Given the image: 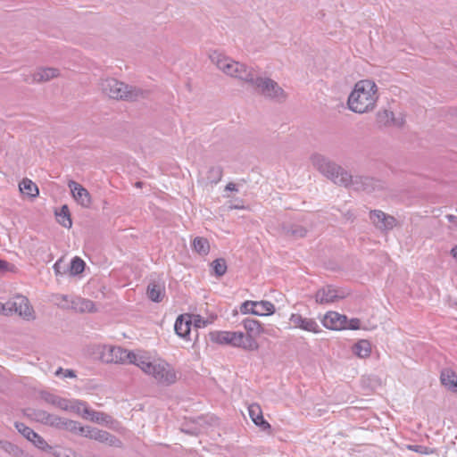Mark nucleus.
<instances>
[{
  "label": "nucleus",
  "instance_id": "37",
  "mask_svg": "<svg viewBox=\"0 0 457 457\" xmlns=\"http://www.w3.org/2000/svg\"><path fill=\"white\" fill-rule=\"evenodd\" d=\"M211 265L217 277H221L227 272V262L223 258L214 260Z\"/></svg>",
  "mask_w": 457,
  "mask_h": 457
},
{
  "label": "nucleus",
  "instance_id": "41",
  "mask_svg": "<svg viewBox=\"0 0 457 457\" xmlns=\"http://www.w3.org/2000/svg\"><path fill=\"white\" fill-rule=\"evenodd\" d=\"M78 309L80 312H93L96 311L95 303L91 300L88 299H79L78 301Z\"/></svg>",
  "mask_w": 457,
  "mask_h": 457
},
{
  "label": "nucleus",
  "instance_id": "45",
  "mask_svg": "<svg viewBox=\"0 0 457 457\" xmlns=\"http://www.w3.org/2000/svg\"><path fill=\"white\" fill-rule=\"evenodd\" d=\"M346 328L350 329H358L360 328V320L352 319L350 321L346 322Z\"/></svg>",
  "mask_w": 457,
  "mask_h": 457
},
{
  "label": "nucleus",
  "instance_id": "11",
  "mask_svg": "<svg viewBox=\"0 0 457 457\" xmlns=\"http://www.w3.org/2000/svg\"><path fill=\"white\" fill-rule=\"evenodd\" d=\"M14 426L16 429L29 442H31L38 449L50 452L52 450V446H50L47 442L37 433H36L32 428H29L22 422H15Z\"/></svg>",
  "mask_w": 457,
  "mask_h": 457
},
{
  "label": "nucleus",
  "instance_id": "36",
  "mask_svg": "<svg viewBox=\"0 0 457 457\" xmlns=\"http://www.w3.org/2000/svg\"><path fill=\"white\" fill-rule=\"evenodd\" d=\"M85 269V262L79 257H74L69 266L68 270L71 275H79L83 272Z\"/></svg>",
  "mask_w": 457,
  "mask_h": 457
},
{
  "label": "nucleus",
  "instance_id": "9",
  "mask_svg": "<svg viewBox=\"0 0 457 457\" xmlns=\"http://www.w3.org/2000/svg\"><path fill=\"white\" fill-rule=\"evenodd\" d=\"M349 179L350 180H348L346 185H344V187L352 188L355 191H365L367 193H371L382 188L381 182L370 177L359 175L353 176L349 173Z\"/></svg>",
  "mask_w": 457,
  "mask_h": 457
},
{
  "label": "nucleus",
  "instance_id": "16",
  "mask_svg": "<svg viewBox=\"0 0 457 457\" xmlns=\"http://www.w3.org/2000/svg\"><path fill=\"white\" fill-rule=\"evenodd\" d=\"M321 321L323 326L328 329L340 330L346 328L347 318L336 312H328Z\"/></svg>",
  "mask_w": 457,
  "mask_h": 457
},
{
  "label": "nucleus",
  "instance_id": "17",
  "mask_svg": "<svg viewBox=\"0 0 457 457\" xmlns=\"http://www.w3.org/2000/svg\"><path fill=\"white\" fill-rule=\"evenodd\" d=\"M249 416L253 422L258 426L262 431L266 432L268 435L272 433L270 424L266 421L262 415V411L259 404L253 403L248 407Z\"/></svg>",
  "mask_w": 457,
  "mask_h": 457
},
{
  "label": "nucleus",
  "instance_id": "54",
  "mask_svg": "<svg viewBox=\"0 0 457 457\" xmlns=\"http://www.w3.org/2000/svg\"><path fill=\"white\" fill-rule=\"evenodd\" d=\"M182 431L186 432V433H188V434H194L195 432H190L188 430H185V429H182Z\"/></svg>",
  "mask_w": 457,
  "mask_h": 457
},
{
  "label": "nucleus",
  "instance_id": "49",
  "mask_svg": "<svg viewBox=\"0 0 457 457\" xmlns=\"http://www.w3.org/2000/svg\"><path fill=\"white\" fill-rule=\"evenodd\" d=\"M8 266V262L3 260H0V271H4L6 270Z\"/></svg>",
  "mask_w": 457,
  "mask_h": 457
},
{
  "label": "nucleus",
  "instance_id": "29",
  "mask_svg": "<svg viewBox=\"0 0 457 457\" xmlns=\"http://www.w3.org/2000/svg\"><path fill=\"white\" fill-rule=\"evenodd\" d=\"M67 408L65 411L71 410L82 418L86 419V416L89 412V407L87 406L86 402L79 400L68 401L66 400Z\"/></svg>",
  "mask_w": 457,
  "mask_h": 457
},
{
  "label": "nucleus",
  "instance_id": "47",
  "mask_svg": "<svg viewBox=\"0 0 457 457\" xmlns=\"http://www.w3.org/2000/svg\"><path fill=\"white\" fill-rule=\"evenodd\" d=\"M226 190H229V191H237V187L236 186V184L230 182L228 183L227 186H226Z\"/></svg>",
  "mask_w": 457,
  "mask_h": 457
},
{
  "label": "nucleus",
  "instance_id": "14",
  "mask_svg": "<svg viewBox=\"0 0 457 457\" xmlns=\"http://www.w3.org/2000/svg\"><path fill=\"white\" fill-rule=\"evenodd\" d=\"M289 320L292 326L295 328H300L315 334L320 332V326L314 319L303 317L299 313H293L291 314Z\"/></svg>",
  "mask_w": 457,
  "mask_h": 457
},
{
  "label": "nucleus",
  "instance_id": "4",
  "mask_svg": "<svg viewBox=\"0 0 457 457\" xmlns=\"http://www.w3.org/2000/svg\"><path fill=\"white\" fill-rule=\"evenodd\" d=\"M137 367L145 374L152 376L160 385L170 386L177 381L175 370L165 361H152L149 357L141 355Z\"/></svg>",
  "mask_w": 457,
  "mask_h": 457
},
{
  "label": "nucleus",
  "instance_id": "33",
  "mask_svg": "<svg viewBox=\"0 0 457 457\" xmlns=\"http://www.w3.org/2000/svg\"><path fill=\"white\" fill-rule=\"evenodd\" d=\"M193 250L201 255H207L210 252L209 241L202 237H196L192 243Z\"/></svg>",
  "mask_w": 457,
  "mask_h": 457
},
{
  "label": "nucleus",
  "instance_id": "12",
  "mask_svg": "<svg viewBox=\"0 0 457 457\" xmlns=\"http://www.w3.org/2000/svg\"><path fill=\"white\" fill-rule=\"evenodd\" d=\"M370 219L374 226L382 231L391 230L397 224V220L394 216L386 214L380 210L370 211Z\"/></svg>",
  "mask_w": 457,
  "mask_h": 457
},
{
  "label": "nucleus",
  "instance_id": "13",
  "mask_svg": "<svg viewBox=\"0 0 457 457\" xmlns=\"http://www.w3.org/2000/svg\"><path fill=\"white\" fill-rule=\"evenodd\" d=\"M68 187L71 189L72 197L79 205L84 208L90 207L92 198L87 188L74 180H70L68 182Z\"/></svg>",
  "mask_w": 457,
  "mask_h": 457
},
{
  "label": "nucleus",
  "instance_id": "52",
  "mask_svg": "<svg viewBox=\"0 0 457 457\" xmlns=\"http://www.w3.org/2000/svg\"><path fill=\"white\" fill-rule=\"evenodd\" d=\"M453 256L457 260V246H454L451 251Z\"/></svg>",
  "mask_w": 457,
  "mask_h": 457
},
{
  "label": "nucleus",
  "instance_id": "21",
  "mask_svg": "<svg viewBox=\"0 0 457 457\" xmlns=\"http://www.w3.org/2000/svg\"><path fill=\"white\" fill-rule=\"evenodd\" d=\"M192 316L190 314L179 315L174 325L176 334L182 338H187L190 334Z\"/></svg>",
  "mask_w": 457,
  "mask_h": 457
},
{
  "label": "nucleus",
  "instance_id": "20",
  "mask_svg": "<svg viewBox=\"0 0 457 457\" xmlns=\"http://www.w3.org/2000/svg\"><path fill=\"white\" fill-rule=\"evenodd\" d=\"M343 294H339V291L330 286L320 288L315 295V300L318 303H329L338 299L344 298Z\"/></svg>",
  "mask_w": 457,
  "mask_h": 457
},
{
  "label": "nucleus",
  "instance_id": "2",
  "mask_svg": "<svg viewBox=\"0 0 457 457\" xmlns=\"http://www.w3.org/2000/svg\"><path fill=\"white\" fill-rule=\"evenodd\" d=\"M210 59L226 75L240 79L250 86L257 75L253 67L234 61L218 51L212 52Z\"/></svg>",
  "mask_w": 457,
  "mask_h": 457
},
{
  "label": "nucleus",
  "instance_id": "34",
  "mask_svg": "<svg viewBox=\"0 0 457 457\" xmlns=\"http://www.w3.org/2000/svg\"><path fill=\"white\" fill-rule=\"evenodd\" d=\"M58 222L64 228H70L72 225L70 210L67 205H62L59 212H56Z\"/></svg>",
  "mask_w": 457,
  "mask_h": 457
},
{
  "label": "nucleus",
  "instance_id": "10",
  "mask_svg": "<svg viewBox=\"0 0 457 457\" xmlns=\"http://www.w3.org/2000/svg\"><path fill=\"white\" fill-rule=\"evenodd\" d=\"M5 307L8 310V315L16 313L25 319L32 317V307L29 305L28 298L23 295H16L12 299L5 303Z\"/></svg>",
  "mask_w": 457,
  "mask_h": 457
},
{
  "label": "nucleus",
  "instance_id": "30",
  "mask_svg": "<svg viewBox=\"0 0 457 457\" xmlns=\"http://www.w3.org/2000/svg\"><path fill=\"white\" fill-rule=\"evenodd\" d=\"M353 352L360 358H367L371 353V345L368 340H360L353 346Z\"/></svg>",
  "mask_w": 457,
  "mask_h": 457
},
{
  "label": "nucleus",
  "instance_id": "3",
  "mask_svg": "<svg viewBox=\"0 0 457 457\" xmlns=\"http://www.w3.org/2000/svg\"><path fill=\"white\" fill-rule=\"evenodd\" d=\"M100 88L103 94L116 100L137 101L148 96V91L127 85L112 78L103 79Z\"/></svg>",
  "mask_w": 457,
  "mask_h": 457
},
{
  "label": "nucleus",
  "instance_id": "15",
  "mask_svg": "<svg viewBox=\"0 0 457 457\" xmlns=\"http://www.w3.org/2000/svg\"><path fill=\"white\" fill-rule=\"evenodd\" d=\"M86 437L94 439L96 441L106 444L111 446L120 447L122 445L121 441L115 436L112 435L107 431L100 430L98 428L91 427H89L88 430L87 431Z\"/></svg>",
  "mask_w": 457,
  "mask_h": 457
},
{
  "label": "nucleus",
  "instance_id": "46",
  "mask_svg": "<svg viewBox=\"0 0 457 457\" xmlns=\"http://www.w3.org/2000/svg\"><path fill=\"white\" fill-rule=\"evenodd\" d=\"M445 218L449 222L453 223V226L451 228L457 230V216L453 214H447Z\"/></svg>",
  "mask_w": 457,
  "mask_h": 457
},
{
  "label": "nucleus",
  "instance_id": "53",
  "mask_svg": "<svg viewBox=\"0 0 457 457\" xmlns=\"http://www.w3.org/2000/svg\"><path fill=\"white\" fill-rule=\"evenodd\" d=\"M135 186H136L137 187H142V186H143V182H141V181H137V182H136Z\"/></svg>",
  "mask_w": 457,
  "mask_h": 457
},
{
  "label": "nucleus",
  "instance_id": "42",
  "mask_svg": "<svg viewBox=\"0 0 457 457\" xmlns=\"http://www.w3.org/2000/svg\"><path fill=\"white\" fill-rule=\"evenodd\" d=\"M54 271L56 276H62L65 274L68 271L69 267H66L63 263V259L60 258L54 264Z\"/></svg>",
  "mask_w": 457,
  "mask_h": 457
},
{
  "label": "nucleus",
  "instance_id": "19",
  "mask_svg": "<svg viewBox=\"0 0 457 457\" xmlns=\"http://www.w3.org/2000/svg\"><path fill=\"white\" fill-rule=\"evenodd\" d=\"M376 120L379 127L395 126L401 128L404 124L403 118H395L394 112L387 110L378 112Z\"/></svg>",
  "mask_w": 457,
  "mask_h": 457
},
{
  "label": "nucleus",
  "instance_id": "22",
  "mask_svg": "<svg viewBox=\"0 0 457 457\" xmlns=\"http://www.w3.org/2000/svg\"><path fill=\"white\" fill-rule=\"evenodd\" d=\"M30 415L33 416V418L37 421L46 425H50L57 428V426L60 424V417L54 414H50L43 410H33Z\"/></svg>",
  "mask_w": 457,
  "mask_h": 457
},
{
  "label": "nucleus",
  "instance_id": "28",
  "mask_svg": "<svg viewBox=\"0 0 457 457\" xmlns=\"http://www.w3.org/2000/svg\"><path fill=\"white\" fill-rule=\"evenodd\" d=\"M282 229L286 236L295 239L303 237L307 234V229L298 224H284Z\"/></svg>",
  "mask_w": 457,
  "mask_h": 457
},
{
  "label": "nucleus",
  "instance_id": "5",
  "mask_svg": "<svg viewBox=\"0 0 457 457\" xmlns=\"http://www.w3.org/2000/svg\"><path fill=\"white\" fill-rule=\"evenodd\" d=\"M311 162L323 176L338 186L344 187L350 180L347 170L320 154H312Z\"/></svg>",
  "mask_w": 457,
  "mask_h": 457
},
{
  "label": "nucleus",
  "instance_id": "24",
  "mask_svg": "<svg viewBox=\"0 0 457 457\" xmlns=\"http://www.w3.org/2000/svg\"><path fill=\"white\" fill-rule=\"evenodd\" d=\"M440 380L443 386L452 392H457V374L451 369L441 371Z\"/></svg>",
  "mask_w": 457,
  "mask_h": 457
},
{
  "label": "nucleus",
  "instance_id": "25",
  "mask_svg": "<svg viewBox=\"0 0 457 457\" xmlns=\"http://www.w3.org/2000/svg\"><path fill=\"white\" fill-rule=\"evenodd\" d=\"M60 424L57 426L58 428H65L71 432L80 434L86 436L87 431L89 427H82L78 421L60 418Z\"/></svg>",
  "mask_w": 457,
  "mask_h": 457
},
{
  "label": "nucleus",
  "instance_id": "31",
  "mask_svg": "<svg viewBox=\"0 0 457 457\" xmlns=\"http://www.w3.org/2000/svg\"><path fill=\"white\" fill-rule=\"evenodd\" d=\"M41 398L47 403L54 405L62 410H66V399L61 398L49 392H41Z\"/></svg>",
  "mask_w": 457,
  "mask_h": 457
},
{
  "label": "nucleus",
  "instance_id": "6",
  "mask_svg": "<svg viewBox=\"0 0 457 457\" xmlns=\"http://www.w3.org/2000/svg\"><path fill=\"white\" fill-rule=\"evenodd\" d=\"M251 87L266 99L276 103H284L287 98L285 90L270 78L256 75Z\"/></svg>",
  "mask_w": 457,
  "mask_h": 457
},
{
  "label": "nucleus",
  "instance_id": "26",
  "mask_svg": "<svg viewBox=\"0 0 457 457\" xmlns=\"http://www.w3.org/2000/svg\"><path fill=\"white\" fill-rule=\"evenodd\" d=\"M242 324L247 332L245 337L254 338L263 332L261 323L256 320L246 318L242 321Z\"/></svg>",
  "mask_w": 457,
  "mask_h": 457
},
{
  "label": "nucleus",
  "instance_id": "55",
  "mask_svg": "<svg viewBox=\"0 0 457 457\" xmlns=\"http://www.w3.org/2000/svg\"><path fill=\"white\" fill-rule=\"evenodd\" d=\"M62 371V368H59V370L56 371V374H59V372Z\"/></svg>",
  "mask_w": 457,
  "mask_h": 457
},
{
  "label": "nucleus",
  "instance_id": "1",
  "mask_svg": "<svg viewBox=\"0 0 457 457\" xmlns=\"http://www.w3.org/2000/svg\"><path fill=\"white\" fill-rule=\"evenodd\" d=\"M378 99V87L370 79L358 81L347 101L349 109L356 113H365L372 111Z\"/></svg>",
  "mask_w": 457,
  "mask_h": 457
},
{
  "label": "nucleus",
  "instance_id": "18",
  "mask_svg": "<svg viewBox=\"0 0 457 457\" xmlns=\"http://www.w3.org/2000/svg\"><path fill=\"white\" fill-rule=\"evenodd\" d=\"M60 76V71L56 68L50 67H41L35 71V72L31 75V81H29V78H25V82H32V83H42L51 80L52 79L57 78Z\"/></svg>",
  "mask_w": 457,
  "mask_h": 457
},
{
  "label": "nucleus",
  "instance_id": "32",
  "mask_svg": "<svg viewBox=\"0 0 457 457\" xmlns=\"http://www.w3.org/2000/svg\"><path fill=\"white\" fill-rule=\"evenodd\" d=\"M86 420H89L98 424H108L112 422V418L102 411H96L89 408V412L86 416Z\"/></svg>",
  "mask_w": 457,
  "mask_h": 457
},
{
  "label": "nucleus",
  "instance_id": "35",
  "mask_svg": "<svg viewBox=\"0 0 457 457\" xmlns=\"http://www.w3.org/2000/svg\"><path fill=\"white\" fill-rule=\"evenodd\" d=\"M20 190L22 194L35 197L38 195V188L30 179H23L20 184Z\"/></svg>",
  "mask_w": 457,
  "mask_h": 457
},
{
  "label": "nucleus",
  "instance_id": "48",
  "mask_svg": "<svg viewBox=\"0 0 457 457\" xmlns=\"http://www.w3.org/2000/svg\"><path fill=\"white\" fill-rule=\"evenodd\" d=\"M64 377L65 378H74L76 377L75 373L73 370H65V373H64Z\"/></svg>",
  "mask_w": 457,
  "mask_h": 457
},
{
  "label": "nucleus",
  "instance_id": "43",
  "mask_svg": "<svg viewBox=\"0 0 457 457\" xmlns=\"http://www.w3.org/2000/svg\"><path fill=\"white\" fill-rule=\"evenodd\" d=\"M192 316V323H194L195 328H204L208 324L212 323V320H204L200 315H191Z\"/></svg>",
  "mask_w": 457,
  "mask_h": 457
},
{
  "label": "nucleus",
  "instance_id": "23",
  "mask_svg": "<svg viewBox=\"0 0 457 457\" xmlns=\"http://www.w3.org/2000/svg\"><path fill=\"white\" fill-rule=\"evenodd\" d=\"M147 296L150 300L155 303H160L165 295V287L161 282H151L146 290Z\"/></svg>",
  "mask_w": 457,
  "mask_h": 457
},
{
  "label": "nucleus",
  "instance_id": "38",
  "mask_svg": "<svg viewBox=\"0 0 457 457\" xmlns=\"http://www.w3.org/2000/svg\"><path fill=\"white\" fill-rule=\"evenodd\" d=\"M223 175V170L220 166H212L209 169L207 179L211 183L217 184L220 181Z\"/></svg>",
  "mask_w": 457,
  "mask_h": 457
},
{
  "label": "nucleus",
  "instance_id": "44",
  "mask_svg": "<svg viewBox=\"0 0 457 457\" xmlns=\"http://www.w3.org/2000/svg\"><path fill=\"white\" fill-rule=\"evenodd\" d=\"M254 306H253V301H245L240 306V312L243 314H253Z\"/></svg>",
  "mask_w": 457,
  "mask_h": 457
},
{
  "label": "nucleus",
  "instance_id": "51",
  "mask_svg": "<svg viewBox=\"0 0 457 457\" xmlns=\"http://www.w3.org/2000/svg\"><path fill=\"white\" fill-rule=\"evenodd\" d=\"M228 208H229L230 210H232V209H244L245 207H244L243 205L231 204V205H229V206H228Z\"/></svg>",
  "mask_w": 457,
  "mask_h": 457
},
{
  "label": "nucleus",
  "instance_id": "8",
  "mask_svg": "<svg viewBox=\"0 0 457 457\" xmlns=\"http://www.w3.org/2000/svg\"><path fill=\"white\" fill-rule=\"evenodd\" d=\"M141 354L128 351L120 346L104 345L101 360L106 363H130L137 366Z\"/></svg>",
  "mask_w": 457,
  "mask_h": 457
},
{
  "label": "nucleus",
  "instance_id": "40",
  "mask_svg": "<svg viewBox=\"0 0 457 457\" xmlns=\"http://www.w3.org/2000/svg\"><path fill=\"white\" fill-rule=\"evenodd\" d=\"M0 447L6 453L18 457L21 453V450L15 445L8 441H0Z\"/></svg>",
  "mask_w": 457,
  "mask_h": 457
},
{
  "label": "nucleus",
  "instance_id": "50",
  "mask_svg": "<svg viewBox=\"0 0 457 457\" xmlns=\"http://www.w3.org/2000/svg\"><path fill=\"white\" fill-rule=\"evenodd\" d=\"M0 313H3L4 315H8V310L5 307V303H0Z\"/></svg>",
  "mask_w": 457,
  "mask_h": 457
},
{
  "label": "nucleus",
  "instance_id": "39",
  "mask_svg": "<svg viewBox=\"0 0 457 457\" xmlns=\"http://www.w3.org/2000/svg\"><path fill=\"white\" fill-rule=\"evenodd\" d=\"M405 448L407 450L418 453L420 454H424V455H429V454H433V453H436V449L429 448V447L420 445H406Z\"/></svg>",
  "mask_w": 457,
  "mask_h": 457
},
{
  "label": "nucleus",
  "instance_id": "7",
  "mask_svg": "<svg viewBox=\"0 0 457 457\" xmlns=\"http://www.w3.org/2000/svg\"><path fill=\"white\" fill-rule=\"evenodd\" d=\"M212 339L221 345H231L248 351H254L259 347L255 338L245 337L243 332L220 331L212 335Z\"/></svg>",
  "mask_w": 457,
  "mask_h": 457
},
{
  "label": "nucleus",
  "instance_id": "27",
  "mask_svg": "<svg viewBox=\"0 0 457 457\" xmlns=\"http://www.w3.org/2000/svg\"><path fill=\"white\" fill-rule=\"evenodd\" d=\"M253 315L267 316L275 312V306L269 301H253Z\"/></svg>",
  "mask_w": 457,
  "mask_h": 457
}]
</instances>
